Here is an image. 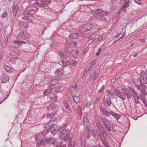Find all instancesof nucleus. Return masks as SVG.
Wrapping results in <instances>:
<instances>
[{"mask_svg": "<svg viewBox=\"0 0 147 147\" xmlns=\"http://www.w3.org/2000/svg\"><path fill=\"white\" fill-rule=\"evenodd\" d=\"M100 121L103 123L104 126L107 124L105 120V119L102 117H100Z\"/></svg>", "mask_w": 147, "mask_h": 147, "instance_id": "nucleus-38", "label": "nucleus"}, {"mask_svg": "<svg viewBox=\"0 0 147 147\" xmlns=\"http://www.w3.org/2000/svg\"><path fill=\"white\" fill-rule=\"evenodd\" d=\"M50 80L51 82H56L57 81H58V78H57L55 76L54 77H51L50 78Z\"/></svg>", "mask_w": 147, "mask_h": 147, "instance_id": "nucleus-36", "label": "nucleus"}, {"mask_svg": "<svg viewBox=\"0 0 147 147\" xmlns=\"http://www.w3.org/2000/svg\"><path fill=\"white\" fill-rule=\"evenodd\" d=\"M48 87V88H49L50 89H51L52 90L53 88L55 87V84H51L50 85H49Z\"/></svg>", "mask_w": 147, "mask_h": 147, "instance_id": "nucleus-44", "label": "nucleus"}, {"mask_svg": "<svg viewBox=\"0 0 147 147\" xmlns=\"http://www.w3.org/2000/svg\"><path fill=\"white\" fill-rule=\"evenodd\" d=\"M71 53L72 55L75 58H76L78 57L79 54V52L76 49L74 50L71 51Z\"/></svg>", "mask_w": 147, "mask_h": 147, "instance_id": "nucleus-15", "label": "nucleus"}, {"mask_svg": "<svg viewBox=\"0 0 147 147\" xmlns=\"http://www.w3.org/2000/svg\"><path fill=\"white\" fill-rule=\"evenodd\" d=\"M113 90L116 96L119 97L123 100H125L126 97L123 92L117 89H114Z\"/></svg>", "mask_w": 147, "mask_h": 147, "instance_id": "nucleus-4", "label": "nucleus"}, {"mask_svg": "<svg viewBox=\"0 0 147 147\" xmlns=\"http://www.w3.org/2000/svg\"><path fill=\"white\" fill-rule=\"evenodd\" d=\"M8 42V37L7 36L5 38L4 41L3 42L2 47L3 48H5L6 47L7 42Z\"/></svg>", "mask_w": 147, "mask_h": 147, "instance_id": "nucleus-31", "label": "nucleus"}, {"mask_svg": "<svg viewBox=\"0 0 147 147\" xmlns=\"http://www.w3.org/2000/svg\"><path fill=\"white\" fill-rule=\"evenodd\" d=\"M72 140L71 138L69 139V147H74L75 143L74 141H72Z\"/></svg>", "mask_w": 147, "mask_h": 147, "instance_id": "nucleus-33", "label": "nucleus"}, {"mask_svg": "<svg viewBox=\"0 0 147 147\" xmlns=\"http://www.w3.org/2000/svg\"><path fill=\"white\" fill-rule=\"evenodd\" d=\"M30 38L29 34L26 31H22L18 34L17 39L21 40L22 38L28 40Z\"/></svg>", "mask_w": 147, "mask_h": 147, "instance_id": "nucleus-3", "label": "nucleus"}, {"mask_svg": "<svg viewBox=\"0 0 147 147\" xmlns=\"http://www.w3.org/2000/svg\"><path fill=\"white\" fill-rule=\"evenodd\" d=\"M92 104V102H91L90 101L86 104V106L88 107H89L90 106V105Z\"/></svg>", "mask_w": 147, "mask_h": 147, "instance_id": "nucleus-59", "label": "nucleus"}, {"mask_svg": "<svg viewBox=\"0 0 147 147\" xmlns=\"http://www.w3.org/2000/svg\"><path fill=\"white\" fill-rule=\"evenodd\" d=\"M77 62L75 61H72L70 62V64L73 65H75L77 64Z\"/></svg>", "mask_w": 147, "mask_h": 147, "instance_id": "nucleus-51", "label": "nucleus"}, {"mask_svg": "<svg viewBox=\"0 0 147 147\" xmlns=\"http://www.w3.org/2000/svg\"><path fill=\"white\" fill-rule=\"evenodd\" d=\"M38 1H39L44 4L49 5L51 3V0H38Z\"/></svg>", "mask_w": 147, "mask_h": 147, "instance_id": "nucleus-19", "label": "nucleus"}, {"mask_svg": "<svg viewBox=\"0 0 147 147\" xmlns=\"http://www.w3.org/2000/svg\"><path fill=\"white\" fill-rule=\"evenodd\" d=\"M104 34H102L101 35H100V36L99 37H98V41H100L104 37Z\"/></svg>", "mask_w": 147, "mask_h": 147, "instance_id": "nucleus-52", "label": "nucleus"}, {"mask_svg": "<svg viewBox=\"0 0 147 147\" xmlns=\"http://www.w3.org/2000/svg\"><path fill=\"white\" fill-rule=\"evenodd\" d=\"M14 42L18 44H21L22 43H24L25 42L22 41H15Z\"/></svg>", "mask_w": 147, "mask_h": 147, "instance_id": "nucleus-54", "label": "nucleus"}, {"mask_svg": "<svg viewBox=\"0 0 147 147\" xmlns=\"http://www.w3.org/2000/svg\"><path fill=\"white\" fill-rule=\"evenodd\" d=\"M58 127L55 124L51 126L50 130L53 134H55L57 131L59 134V137L61 139L64 138V140L67 141L70 138V131L69 130L65 129L64 127H61L57 129Z\"/></svg>", "mask_w": 147, "mask_h": 147, "instance_id": "nucleus-1", "label": "nucleus"}, {"mask_svg": "<svg viewBox=\"0 0 147 147\" xmlns=\"http://www.w3.org/2000/svg\"><path fill=\"white\" fill-rule=\"evenodd\" d=\"M24 16L22 17V19L23 20H28L29 18V17L28 16L26 15H24Z\"/></svg>", "mask_w": 147, "mask_h": 147, "instance_id": "nucleus-46", "label": "nucleus"}, {"mask_svg": "<svg viewBox=\"0 0 147 147\" xmlns=\"http://www.w3.org/2000/svg\"><path fill=\"white\" fill-rule=\"evenodd\" d=\"M100 111L102 114L107 111L106 108V106L105 105H101L100 106Z\"/></svg>", "mask_w": 147, "mask_h": 147, "instance_id": "nucleus-20", "label": "nucleus"}, {"mask_svg": "<svg viewBox=\"0 0 147 147\" xmlns=\"http://www.w3.org/2000/svg\"><path fill=\"white\" fill-rule=\"evenodd\" d=\"M86 28V27L85 24H83L80 26L79 30L82 32H87Z\"/></svg>", "mask_w": 147, "mask_h": 147, "instance_id": "nucleus-17", "label": "nucleus"}, {"mask_svg": "<svg viewBox=\"0 0 147 147\" xmlns=\"http://www.w3.org/2000/svg\"><path fill=\"white\" fill-rule=\"evenodd\" d=\"M53 139V138L52 137L46 139L45 140L42 139V140L39 142H37L36 143V146L37 147H39L40 145H46L49 142L51 141Z\"/></svg>", "mask_w": 147, "mask_h": 147, "instance_id": "nucleus-5", "label": "nucleus"}, {"mask_svg": "<svg viewBox=\"0 0 147 147\" xmlns=\"http://www.w3.org/2000/svg\"><path fill=\"white\" fill-rule=\"evenodd\" d=\"M1 83H5L9 80V78L7 75L3 74L1 77Z\"/></svg>", "mask_w": 147, "mask_h": 147, "instance_id": "nucleus-13", "label": "nucleus"}, {"mask_svg": "<svg viewBox=\"0 0 147 147\" xmlns=\"http://www.w3.org/2000/svg\"><path fill=\"white\" fill-rule=\"evenodd\" d=\"M109 131L112 130V129L111 128L110 125H107V124L104 126Z\"/></svg>", "mask_w": 147, "mask_h": 147, "instance_id": "nucleus-42", "label": "nucleus"}, {"mask_svg": "<svg viewBox=\"0 0 147 147\" xmlns=\"http://www.w3.org/2000/svg\"><path fill=\"white\" fill-rule=\"evenodd\" d=\"M59 53L61 58H64L65 57L64 53L62 52V51H60L59 52Z\"/></svg>", "mask_w": 147, "mask_h": 147, "instance_id": "nucleus-50", "label": "nucleus"}, {"mask_svg": "<svg viewBox=\"0 0 147 147\" xmlns=\"http://www.w3.org/2000/svg\"><path fill=\"white\" fill-rule=\"evenodd\" d=\"M82 34L79 32H78L76 34H70L69 37L71 39H76L78 38L79 36H82Z\"/></svg>", "mask_w": 147, "mask_h": 147, "instance_id": "nucleus-9", "label": "nucleus"}, {"mask_svg": "<svg viewBox=\"0 0 147 147\" xmlns=\"http://www.w3.org/2000/svg\"><path fill=\"white\" fill-rule=\"evenodd\" d=\"M100 20L104 21H105V20H106L105 17L103 16L102 15H101V16H100Z\"/></svg>", "mask_w": 147, "mask_h": 147, "instance_id": "nucleus-62", "label": "nucleus"}, {"mask_svg": "<svg viewBox=\"0 0 147 147\" xmlns=\"http://www.w3.org/2000/svg\"><path fill=\"white\" fill-rule=\"evenodd\" d=\"M105 88L104 85H103L102 87L100 89H99L98 90V92L100 94H101V93L102 92L104 91V90Z\"/></svg>", "mask_w": 147, "mask_h": 147, "instance_id": "nucleus-45", "label": "nucleus"}, {"mask_svg": "<svg viewBox=\"0 0 147 147\" xmlns=\"http://www.w3.org/2000/svg\"><path fill=\"white\" fill-rule=\"evenodd\" d=\"M127 6V4H125L123 6V7H121V8H120V9L119 10H121L123 11V10L125 9L126 8Z\"/></svg>", "mask_w": 147, "mask_h": 147, "instance_id": "nucleus-53", "label": "nucleus"}, {"mask_svg": "<svg viewBox=\"0 0 147 147\" xmlns=\"http://www.w3.org/2000/svg\"><path fill=\"white\" fill-rule=\"evenodd\" d=\"M111 115L116 118L117 119H119L120 116L119 115L116 113L112 111Z\"/></svg>", "mask_w": 147, "mask_h": 147, "instance_id": "nucleus-28", "label": "nucleus"}, {"mask_svg": "<svg viewBox=\"0 0 147 147\" xmlns=\"http://www.w3.org/2000/svg\"><path fill=\"white\" fill-rule=\"evenodd\" d=\"M86 136L88 139L91 136V134L90 131H87V133L86 134Z\"/></svg>", "mask_w": 147, "mask_h": 147, "instance_id": "nucleus-48", "label": "nucleus"}, {"mask_svg": "<svg viewBox=\"0 0 147 147\" xmlns=\"http://www.w3.org/2000/svg\"><path fill=\"white\" fill-rule=\"evenodd\" d=\"M99 72L98 71V70L96 72V71H95L94 72V80H95L96 78L98 77Z\"/></svg>", "mask_w": 147, "mask_h": 147, "instance_id": "nucleus-37", "label": "nucleus"}, {"mask_svg": "<svg viewBox=\"0 0 147 147\" xmlns=\"http://www.w3.org/2000/svg\"><path fill=\"white\" fill-rule=\"evenodd\" d=\"M85 25L87 31L91 30L93 27L92 25L91 24H85Z\"/></svg>", "mask_w": 147, "mask_h": 147, "instance_id": "nucleus-27", "label": "nucleus"}, {"mask_svg": "<svg viewBox=\"0 0 147 147\" xmlns=\"http://www.w3.org/2000/svg\"><path fill=\"white\" fill-rule=\"evenodd\" d=\"M28 22H19V25L22 26H23L25 28H26L28 26Z\"/></svg>", "mask_w": 147, "mask_h": 147, "instance_id": "nucleus-23", "label": "nucleus"}, {"mask_svg": "<svg viewBox=\"0 0 147 147\" xmlns=\"http://www.w3.org/2000/svg\"><path fill=\"white\" fill-rule=\"evenodd\" d=\"M65 102V103H64V106L67 109H68L69 107V106L67 103H66V102Z\"/></svg>", "mask_w": 147, "mask_h": 147, "instance_id": "nucleus-63", "label": "nucleus"}, {"mask_svg": "<svg viewBox=\"0 0 147 147\" xmlns=\"http://www.w3.org/2000/svg\"><path fill=\"white\" fill-rule=\"evenodd\" d=\"M34 4L40 7H42L45 6V5L43 3L37 2L35 3Z\"/></svg>", "mask_w": 147, "mask_h": 147, "instance_id": "nucleus-30", "label": "nucleus"}, {"mask_svg": "<svg viewBox=\"0 0 147 147\" xmlns=\"http://www.w3.org/2000/svg\"><path fill=\"white\" fill-rule=\"evenodd\" d=\"M128 90L126 89L125 88H123L122 89L123 92L124 93V94Z\"/></svg>", "mask_w": 147, "mask_h": 147, "instance_id": "nucleus-55", "label": "nucleus"}, {"mask_svg": "<svg viewBox=\"0 0 147 147\" xmlns=\"http://www.w3.org/2000/svg\"><path fill=\"white\" fill-rule=\"evenodd\" d=\"M7 15V12H5L2 15V18H4L5 17H6Z\"/></svg>", "mask_w": 147, "mask_h": 147, "instance_id": "nucleus-56", "label": "nucleus"}, {"mask_svg": "<svg viewBox=\"0 0 147 147\" xmlns=\"http://www.w3.org/2000/svg\"><path fill=\"white\" fill-rule=\"evenodd\" d=\"M106 100L108 105L109 106H111V104H112V102L111 101L109 95L108 97H107Z\"/></svg>", "mask_w": 147, "mask_h": 147, "instance_id": "nucleus-29", "label": "nucleus"}, {"mask_svg": "<svg viewBox=\"0 0 147 147\" xmlns=\"http://www.w3.org/2000/svg\"><path fill=\"white\" fill-rule=\"evenodd\" d=\"M124 94L125 96L126 95L125 97H126L128 99L131 98L132 96V94L131 92V91H130L129 90L127 91Z\"/></svg>", "mask_w": 147, "mask_h": 147, "instance_id": "nucleus-16", "label": "nucleus"}, {"mask_svg": "<svg viewBox=\"0 0 147 147\" xmlns=\"http://www.w3.org/2000/svg\"><path fill=\"white\" fill-rule=\"evenodd\" d=\"M92 135L94 136L96 139H98L100 136L98 132L95 131L93 132Z\"/></svg>", "mask_w": 147, "mask_h": 147, "instance_id": "nucleus-22", "label": "nucleus"}, {"mask_svg": "<svg viewBox=\"0 0 147 147\" xmlns=\"http://www.w3.org/2000/svg\"><path fill=\"white\" fill-rule=\"evenodd\" d=\"M131 92L132 94V95H133V96L134 99L135 98H136L137 99H140V98L135 90L133 88H131Z\"/></svg>", "mask_w": 147, "mask_h": 147, "instance_id": "nucleus-12", "label": "nucleus"}, {"mask_svg": "<svg viewBox=\"0 0 147 147\" xmlns=\"http://www.w3.org/2000/svg\"><path fill=\"white\" fill-rule=\"evenodd\" d=\"M3 68L7 72H9L10 70V67L6 65H4Z\"/></svg>", "mask_w": 147, "mask_h": 147, "instance_id": "nucleus-39", "label": "nucleus"}, {"mask_svg": "<svg viewBox=\"0 0 147 147\" xmlns=\"http://www.w3.org/2000/svg\"><path fill=\"white\" fill-rule=\"evenodd\" d=\"M95 36H96L94 34H92L90 36H89L88 38V41H89V40H91L92 39H93V38H94V39L92 41V42L94 41L96 39V38H95Z\"/></svg>", "mask_w": 147, "mask_h": 147, "instance_id": "nucleus-32", "label": "nucleus"}, {"mask_svg": "<svg viewBox=\"0 0 147 147\" xmlns=\"http://www.w3.org/2000/svg\"><path fill=\"white\" fill-rule=\"evenodd\" d=\"M112 111H107L105 113H104L103 115H104L105 117H110V115H111Z\"/></svg>", "mask_w": 147, "mask_h": 147, "instance_id": "nucleus-25", "label": "nucleus"}, {"mask_svg": "<svg viewBox=\"0 0 147 147\" xmlns=\"http://www.w3.org/2000/svg\"><path fill=\"white\" fill-rule=\"evenodd\" d=\"M138 100V99H137L136 98H135L134 99V101H135V103L137 104H138L140 103V102Z\"/></svg>", "mask_w": 147, "mask_h": 147, "instance_id": "nucleus-61", "label": "nucleus"}, {"mask_svg": "<svg viewBox=\"0 0 147 147\" xmlns=\"http://www.w3.org/2000/svg\"><path fill=\"white\" fill-rule=\"evenodd\" d=\"M134 1L136 3L138 4H140L141 3V0H134Z\"/></svg>", "mask_w": 147, "mask_h": 147, "instance_id": "nucleus-57", "label": "nucleus"}, {"mask_svg": "<svg viewBox=\"0 0 147 147\" xmlns=\"http://www.w3.org/2000/svg\"><path fill=\"white\" fill-rule=\"evenodd\" d=\"M53 91V90L51 89L48 88L45 90L44 91V96H47L49 95L50 93H51Z\"/></svg>", "mask_w": 147, "mask_h": 147, "instance_id": "nucleus-18", "label": "nucleus"}, {"mask_svg": "<svg viewBox=\"0 0 147 147\" xmlns=\"http://www.w3.org/2000/svg\"><path fill=\"white\" fill-rule=\"evenodd\" d=\"M56 112L54 111L51 113H49L47 115V118L49 119H51L49 121V122L47 123V125L49 124L52 121H53V122H54L55 121V118H53V116L56 114Z\"/></svg>", "mask_w": 147, "mask_h": 147, "instance_id": "nucleus-7", "label": "nucleus"}, {"mask_svg": "<svg viewBox=\"0 0 147 147\" xmlns=\"http://www.w3.org/2000/svg\"><path fill=\"white\" fill-rule=\"evenodd\" d=\"M13 55L10 53L7 54V57L8 58L10 59L12 62L16 63L17 61L18 60V59L17 57L13 58Z\"/></svg>", "mask_w": 147, "mask_h": 147, "instance_id": "nucleus-11", "label": "nucleus"}, {"mask_svg": "<svg viewBox=\"0 0 147 147\" xmlns=\"http://www.w3.org/2000/svg\"><path fill=\"white\" fill-rule=\"evenodd\" d=\"M92 12L93 13L96 15H98V14H100L104 15H107L109 13L107 11H103L98 9H96V11H93Z\"/></svg>", "mask_w": 147, "mask_h": 147, "instance_id": "nucleus-8", "label": "nucleus"}, {"mask_svg": "<svg viewBox=\"0 0 147 147\" xmlns=\"http://www.w3.org/2000/svg\"><path fill=\"white\" fill-rule=\"evenodd\" d=\"M96 62V60H93V61L92 63H91V65H94Z\"/></svg>", "mask_w": 147, "mask_h": 147, "instance_id": "nucleus-64", "label": "nucleus"}, {"mask_svg": "<svg viewBox=\"0 0 147 147\" xmlns=\"http://www.w3.org/2000/svg\"><path fill=\"white\" fill-rule=\"evenodd\" d=\"M147 74L144 72H142L141 75L142 76L141 78H138L134 80V82L136 86V88L140 90L142 93H144L145 91L144 88L145 86L144 84H147Z\"/></svg>", "mask_w": 147, "mask_h": 147, "instance_id": "nucleus-2", "label": "nucleus"}, {"mask_svg": "<svg viewBox=\"0 0 147 147\" xmlns=\"http://www.w3.org/2000/svg\"><path fill=\"white\" fill-rule=\"evenodd\" d=\"M52 142H51V143L54 145H55L57 142V140L55 139V138H53L52 140L51 141Z\"/></svg>", "mask_w": 147, "mask_h": 147, "instance_id": "nucleus-40", "label": "nucleus"}, {"mask_svg": "<svg viewBox=\"0 0 147 147\" xmlns=\"http://www.w3.org/2000/svg\"><path fill=\"white\" fill-rule=\"evenodd\" d=\"M87 121H88V122H89V119H88L86 117L84 116L83 118V124H84V123Z\"/></svg>", "mask_w": 147, "mask_h": 147, "instance_id": "nucleus-43", "label": "nucleus"}, {"mask_svg": "<svg viewBox=\"0 0 147 147\" xmlns=\"http://www.w3.org/2000/svg\"><path fill=\"white\" fill-rule=\"evenodd\" d=\"M82 109V108L80 106L77 109V111L78 113L80 112Z\"/></svg>", "mask_w": 147, "mask_h": 147, "instance_id": "nucleus-60", "label": "nucleus"}, {"mask_svg": "<svg viewBox=\"0 0 147 147\" xmlns=\"http://www.w3.org/2000/svg\"><path fill=\"white\" fill-rule=\"evenodd\" d=\"M66 45L67 46H72L75 47L77 46L76 42L71 40H67L65 43Z\"/></svg>", "mask_w": 147, "mask_h": 147, "instance_id": "nucleus-10", "label": "nucleus"}, {"mask_svg": "<svg viewBox=\"0 0 147 147\" xmlns=\"http://www.w3.org/2000/svg\"><path fill=\"white\" fill-rule=\"evenodd\" d=\"M102 142L104 144L105 147H108L109 146L107 142L106 141L102 139Z\"/></svg>", "mask_w": 147, "mask_h": 147, "instance_id": "nucleus-41", "label": "nucleus"}, {"mask_svg": "<svg viewBox=\"0 0 147 147\" xmlns=\"http://www.w3.org/2000/svg\"><path fill=\"white\" fill-rule=\"evenodd\" d=\"M99 129L101 135L103 136L104 134H106V130L103 127H102L99 128Z\"/></svg>", "mask_w": 147, "mask_h": 147, "instance_id": "nucleus-26", "label": "nucleus"}, {"mask_svg": "<svg viewBox=\"0 0 147 147\" xmlns=\"http://www.w3.org/2000/svg\"><path fill=\"white\" fill-rule=\"evenodd\" d=\"M100 99V97H98V96H97L96 97V99H95V100H94V103H96L97 101L99 100Z\"/></svg>", "mask_w": 147, "mask_h": 147, "instance_id": "nucleus-58", "label": "nucleus"}, {"mask_svg": "<svg viewBox=\"0 0 147 147\" xmlns=\"http://www.w3.org/2000/svg\"><path fill=\"white\" fill-rule=\"evenodd\" d=\"M51 127L48 130V129L45 130H44L43 131H42L40 133V134L41 136L42 137H43V138L44 137V136L48 132L50 131L51 132V131L50 130V129Z\"/></svg>", "mask_w": 147, "mask_h": 147, "instance_id": "nucleus-21", "label": "nucleus"}, {"mask_svg": "<svg viewBox=\"0 0 147 147\" xmlns=\"http://www.w3.org/2000/svg\"><path fill=\"white\" fill-rule=\"evenodd\" d=\"M13 16L15 17L16 15L17 12L19 9L18 6L16 4H14L13 6Z\"/></svg>", "mask_w": 147, "mask_h": 147, "instance_id": "nucleus-14", "label": "nucleus"}, {"mask_svg": "<svg viewBox=\"0 0 147 147\" xmlns=\"http://www.w3.org/2000/svg\"><path fill=\"white\" fill-rule=\"evenodd\" d=\"M73 99L74 101L77 103L80 100V98L77 96H73Z\"/></svg>", "mask_w": 147, "mask_h": 147, "instance_id": "nucleus-34", "label": "nucleus"}, {"mask_svg": "<svg viewBox=\"0 0 147 147\" xmlns=\"http://www.w3.org/2000/svg\"><path fill=\"white\" fill-rule=\"evenodd\" d=\"M96 125L98 128V129H99V128L102 127H103V125H102L101 123L99 122H97L96 123Z\"/></svg>", "mask_w": 147, "mask_h": 147, "instance_id": "nucleus-47", "label": "nucleus"}, {"mask_svg": "<svg viewBox=\"0 0 147 147\" xmlns=\"http://www.w3.org/2000/svg\"><path fill=\"white\" fill-rule=\"evenodd\" d=\"M35 138L36 141L38 140V142H39L40 141H41L42 139L41 138H43V137H42L41 136L40 134V133L38 134L35 136Z\"/></svg>", "mask_w": 147, "mask_h": 147, "instance_id": "nucleus-24", "label": "nucleus"}, {"mask_svg": "<svg viewBox=\"0 0 147 147\" xmlns=\"http://www.w3.org/2000/svg\"><path fill=\"white\" fill-rule=\"evenodd\" d=\"M62 142H60L59 143L58 142H57V144H56V146L55 147H61L62 144Z\"/></svg>", "mask_w": 147, "mask_h": 147, "instance_id": "nucleus-49", "label": "nucleus"}, {"mask_svg": "<svg viewBox=\"0 0 147 147\" xmlns=\"http://www.w3.org/2000/svg\"><path fill=\"white\" fill-rule=\"evenodd\" d=\"M38 10V8L33 5H28L26 8V11L32 12V13H36Z\"/></svg>", "mask_w": 147, "mask_h": 147, "instance_id": "nucleus-6", "label": "nucleus"}, {"mask_svg": "<svg viewBox=\"0 0 147 147\" xmlns=\"http://www.w3.org/2000/svg\"><path fill=\"white\" fill-rule=\"evenodd\" d=\"M24 15H28V16H30L31 17L33 16V14L32 13H30L29 12H27L26 11H24L23 13Z\"/></svg>", "mask_w": 147, "mask_h": 147, "instance_id": "nucleus-35", "label": "nucleus"}]
</instances>
